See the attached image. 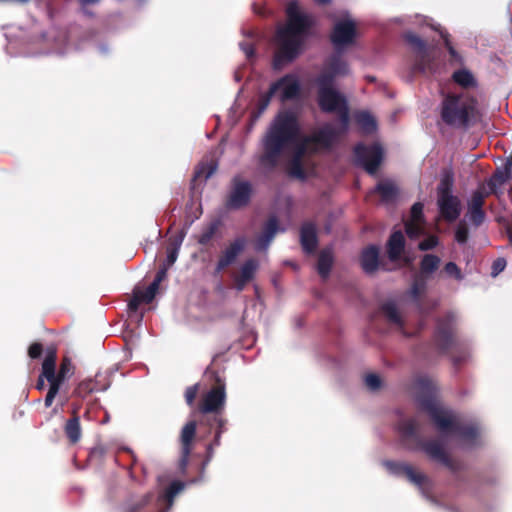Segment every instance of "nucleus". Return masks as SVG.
Returning <instances> with one entry per match:
<instances>
[{"instance_id": "nucleus-54", "label": "nucleus", "mask_w": 512, "mask_h": 512, "mask_svg": "<svg viewBox=\"0 0 512 512\" xmlns=\"http://www.w3.org/2000/svg\"><path fill=\"white\" fill-rule=\"evenodd\" d=\"M141 303H144V302H143L142 298L140 297V294L136 291V289H134L132 298L128 302L129 312H137Z\"/></svg>"}, {"instance_id": "nucleus-20", "label": "nucleus", "mask_w": 512, "mask_h": 512, "mask_svg": "<svg viewBox=\"0 0 512 512\" xmlns=\"http://www.w3.org/2000/svg\"><path fill=\"white\" fill-rule=\"evenodd\" d=\"M101 374H96L94 379H85L81 381L73 390L72 396L84 400L93 392L104 391L108 388V383H102Z\"/></svg>"}, {"instance_id": "nucleus-6", "label": "nucleus", "mask_w": 512, "mask_h": 512, "mask_svg": "<svg viewBox=\"0 0 512 512\" xmlns=\"http://www.w3.org/2000/svg\"><path fill=\"white\" fill-rule=\"evenodd\" d=\"M214 384L197 403L195 414H199V425L209 427L208 433L213 428L212 421L217 417H224L226 405V384L225 381L215 371L211 372Z\"/></svg>"}, {"instance_id": "nucleus-39", "label": "nucleus", "mask_w": 512, "mask_h": 512, "mask_svg": "<svg viewBox=\"0 0 512 512\" xmlns=\"http://www.w3.org/2000/svg\"><path fill=\"white\" fill-rule=\"evenodd\" d=\"M489 195L491 194L488 191L485 192L482 187L475 190L467 203L468 210L483 209L485 204V198L488 197Z\"/></svg>"}, {"instance_id": "nucleus-28", "label": "nucleus", "mask_w": 512, "mask_h": 512, "mask_svg": "<svg viewBox=\"0 0 512 512\" xmlns=\"http://www.w3.org/2000/svg\"><path fill=\"white\" fill-rule=\"evenodd\" d=\"M64 433L70 444L78 443L82 435L80 417L69 418L64 425Z\"/></svg>"}, {"instance_id": "nucleus-41", "label": "nucleus", "mask_w": 512, "mask_h": 512, "mask_svg": "<svg viewBox=\"0 0 512 512\" xmlns=\"http://www.w3.org/2000/svg\"><path fill=\"white\" fill-rule=\"evenodd\" d=\"M337 76L331 72L329 69L324 67V70L321 72V74L317 77L316 83L318 86V89L321 88H334V80Z\"/></svg>"}, {"instance_id": "nucleus-36", "label": "nucleus", "mask_w": 512, "mask_h": 512, "mask_svg": "<svg viewBox=\"0 0 512 512\" xmlns=\"http://www.w3.org/2000/svg\"><path fill=\"white\" fill-rule=\"evenodd\" d=\"M440 258L434 254H425L420 262V270L422 274L429 275L434 273L440 265Z\"/></svg>"}, {"instance_id": "nucleus-62", "label": "nucleus", "mask_w": 512, "mask_h": 512, "mask_svg": "<svg viewBox=\"0 0 512 512\" xmlns=\"http://www.w3.org/2000/svg\"><path fill=\"white\" fill-rule=\"evenodd\" d=\"M45 380H46V377L43 376V366L41 367V373L37 379V382H36V385H35V388L39 391L43 390L45 388Z\"/></svg>"}, {"instance_id": "nucleus-7", "label": "nucleus", "mask_w": 512, "mask_h": 512, "mask_svg": "<svg viewBox=\"0 0 512 512\" xmlns=\"http://www.w3.org/2000/svg\"><path fill=\"white\" fill-rule=\"evenodd\" d=\"M57 349L50 346L46 350V356L43 360V376L49 384L47 394L44 399L46 408L52 406L56 396L60 393L61 388L66 380L73 374L75 367L71 359L67 356L63 357L58 370H56Z\"/></svg>"}, {"instance_id": "nucleus-9", "label": "nucleus", "mask_w": 512, "mask_h": 512, "mask_svg": "<svg viewBox=\"0 0 512 512\" xmlns=\"http://www.w3.org/2000/svg\"><path fill=\"white\" fill-rule=\"evenodd\" d=\"M404 39L415 54L412 70L415 73L434 74L437 70L433 56L431 55L427 43L417 34L408 32Z\"/></svg>"}, {"instance_id": "nucleus-30", "label": "nucleus", "mask_w": 512, "mask_h": 512, "mask_svg": "<svg viewBox=\"0 0 512 512\" xmlns=\"http://www.w3.org/2000/svg\"><path fill=\"white\" fill-rule=\"evenodd\" d=\"M220 226L221 222L217 219L208 223L202 228L200 234L197 236V242L202 246L208 245L219 231Z\"/></svg>"}, {"instance_id": "nucleus-27", "label": "nucleus", "mask_w": 512, "mask_h": 512, "mask_svg": "<svg viewBox=\"0 0 512 512\" xmlns=\"http://www.w3.org/2000/svg\"><path fill=\"white\" fill-rule=\"evenodd\" d=\"M451 78L457 85H459L463 89L477 87L476 78L474 77L472 72L466 68L454 71Z\"/></svg>"}, {"instance_id": "nucleus-10", "label": "nucleus", "mask_w": 512, "mask_h": 512, "mask_svg": "<svg viewBox=\"0 0 512 512\" xmlns=\"http://www.w3.org/2000/svg\"><path fill=\"white\" fill-rule=\"evenodd\" d=\"M356 163L362 166L369 174H375L382 162L383 151L378 144L367 146L358 143L354 147Z\"/></svg>"}, {"instance_id": "nucleus-12", "label": "nucleus", "mask_w": 512, "mask_h": 512, "mask_svg": "<svg viewBox=\"0 0 512 512\" xmlns=\"http://www.w3.org/2000/svg\"><path fill=\"white\" fill-rule=\"evenodd\" d=\"M383 465L391 474L404 476L409 482L413 483L420 489H423L429 482V479L425 474L417 471L408 463L386 460Z\"/></svg>"}, {"instance_id": "nucleus-50", "label": "nucleus", "mask_w": 512, "mask_h": 512, "mask_svg": "<svg viewBox=\"0 0 512 512\" xmlns=\"http://www.w3.org/2000/svg\"><path fill=\"white\" fill-rule=\"evenodd\" d=\"M437 245L438 237L435 235H430L419 243L418 248L421 251H428L435 248Z\"/></svg>"}, {"instance_id": "nucleus-51", "label": "nucleus", "mask_w": 512, "mask_h": 512, "mask_svg": "<svg viewBox=\"0 0 512 512\" xmlns=\"http://www.w3.org/2000/svg\"><path fill=\"white\" fill-rule=\"evenodd\" d=\"M420 222L409 221L405 224V231L410 238H417L421 234Z\"/></svg>"}, {"instance_id": "nucleus-60", "label": "nucleus", "mask_w": 512, "mask_h": 512, "mask_svg": "<svg viewBox=\"0 0 512 512\" xmlns=\"http://www.w3.org/2000/svg\"><path fill=\"white\" fill-rule=\"evenodd\" d=\"M441 36H442V38L444 39V43H445V46H446V48H447V50H448L449 54H450L452 57H455V56H456V54H457V52H456V50L454 49V47L451 45V43H450V41H449V39H448V34H445V35H444V34H442Z\"/></svg>"}, {"instance_id": "nucleus-47", "label": "nucleus", "mask_w": 512, "mask_h": 512, "mask_svg": "<svg viewBox=\"0 0 512 512\" xmlns=\"http://www.w3.org/2000/svg\"><path fill=\"white\" fill-rule=\"evenodd\" d=\"M469 237V229L464 222H460L457 225L456 231H455V240L459 244H465Z\"/></svg>"}, {"instance_id": "nucleus-48", "label": "nucleus", "mask_w": 512, "mask_h": 512, "mask_svg": "<svg viewBox=\"0 0 512 512\" xmlns=\"http://www.w3.org/2000/svg\"><path fill=\"white\" fill-rule=\"evenodd\" d=\"M467 215L471 223L476 227L480 226L484 222L486 216L483 209L468 210Z\"/></svg>"}, {"instance_id": "nucleus-21", "label": "nucleus", "mask_w": 512, "mask_h": 512, "mask_svg": "<svg viewBox=\"0 0 512 512\" xmlns=\"http://www.w3.org/2000/svg\"><path fill=\"white\" fill-rule=\"evenodd\" d=\"M278 229V219L275 216H271L264 224L261 234L256 239L255 249L257 251L267 250Z\"/></svg>"}, {"instance_id": "nucleus-25", "label": "nucleus", "mask_w": 512, "mask_h": 512, "mask_svg": "<svg viewBox=\"0 0 512 512\" xmlns=\"http://www.w3.org/2000/svg\"><path fill=\"white\" fill-rule=\"evenodd\" d=\"M405 248V238L403 233L398 230L394 231L387 242V254L391 261L399 260Z\"/></svg>"}, {"instance_id": "nucleus-17", "label": "nucleus", "mask_w": 512, "mask_h": 512, "mask_svg": "<svg viewBox=\"0 0 512 512\" xmlns=\"http://www.w3.org/2000/svg\"><path fill=\"white\" fill-rule=\"evenodd\" d=\"M245 237H237L222 251L217 264L216 272H221L231 264H233L237 257L244 251L246 247Z\"/></svg>"}, {"instance_id": "nucleus-13", "label": "nucleus", "mask_w": 512, "mask_h": 512, "mask_svg": "<svg viewBox=\"0 0 512 512\" xmlns=\"http://www.w3.org/2000/svg\"><path fill=\"white\" fill-rule=\"evenodd\" d=\"M199 420H190L182 428L180 433L181 457L179 460V470L181 474L186 475L189 463V457L193 449V442L196 436V429Z\"/></svg>"}, {"instance_id": "nucleus-61", "label": "nucleus", "mask_w": 512, "mask_h": 512, "mask_svg": "<svg viewBox=\"0 0 512 512\" xmlns=\"http://www.w3.org/2000/svg\"><path fill=\"white\" fill-rule=\"evenodd\" d=\"M135 289L140 294V297L142 298L144 303H150L155 298L154 296L150 295L147 290L142 291L139 288H135Z\"/></svg>"}, {"instance_id": "nucleus-14", "label": "nucleus", "mask_w": 512, "mask_h": 512, "mask_svg": "<svg viewBox=\"0 0 512 512\" xmlns=\"http://www.w3.org/2000/svg\"><path fill=\"white\" fill-rule=\"evenodd\" d=\"M212 423L213 427H215L214 438L206 447V456L204 461L201 463L199 476L191 479L189 481V483L191 484L198 483L204 479L206 467L214 456V449L216 447H219L221 444V436L225 432V425L227 424V419L217 417L216 421H212Z\"/></svg>"}, {"instance_id": "nucleus-8", "label": "nucleus", "mask_w": 512, "mask_h": 512, "mask_svg": "<svg viewBox=\"0 0 512 512\" xmlns=\"http://www.w3.org/2000/svg\"><path fill=\"white\" fill-rule=\"evenodd\" d=\"M432 341L438 353L442 355H448L452 349L461 346L456 332V315L453 312H447L436 319Z\"/></svg>"}, {"instance_id": "nucleus-55", "label": "nucleus", "mask_w": 512, "mask_h": 512, "mask_svg": "<svg viewBox=\"0 0 512 512\" xmlns=\"http://www.w3.org/2000/svg\"><path fill=\"white\" fill-rule=\"evenodd\" d=\"M506 260L505 258H497L496 260L493 261V264H492V267H491V275L493 277H496L497 275H499L506 267Z\"/></svg>"}, {"instance_id": "nucleus-52", "label": "nucleus", "mask_w": 512, "mask_h": 512, "mask_svg": "<svg viewBox=\"0 0 512 512\" xmlns=\"http://www.w3.org/2000/svg\"><path fill=\"white\" fill-rule=\"evenodd\" d=\"M411 220L414 222H421L423 220V204L416 202L411 207Z\"/></svg>"}, {"instance_id": "nucleus-46", "label": "nucleus", "mask_w": 512, "mask_h": 512, "mask_svg": "<svg viewBox=\"0 0 512 512\" xmlns=\"http://www.w3.org/2000/svg\"><path fill=\"white\" fill-rule=\"evenodd\" d=\"M443 272L447 276L452 277L458 281H461L464 277L460 267L454 262L446 263L443 268Z\"/></svg>"}, {"instance_id": "nucleus-53", "label": "nucleus", "mask_w": 512, "mask_h": 512, "mask_svg": "<svg viewBox=\"0 0 512 512\" xmlns=\"http://www.w3.org/2000/svg\"><path fill=\"white\" fill-rule=\"evenodd\" d=\"M184 238L185 232L180 231L178 234L169 238L167 247L179 251Z\"/></svg>"}, {"instance_id": "nucleus-22", "label": "nucleus", "mask_w": 512, "mask_h": 512, "mask_svg": "<svg viewBox=\"0 0 512 512\" xmlns=\"http://www.w3.org/2000/svg\"><path fill=\"white\" fill-rule=\"evenodd\" d=\"M512 178V169L509 168V165H503V167L497 168L491 177L487 180L488 192L491 195H495L496 197H500L502 192L499 190V187L505 184Z\"/></svg>"}, {"instance_id": "nucleus-40", "label": "nucleus", "mask_w": 512, "mask_h": 512, "mask_svg": "<svg viewBox=\"0 0 512 512\" xmlns=\"http://www.w3.org/2000/svg\"><path fill=\"white\" fill-rule=\"evenodd\" d=\"M217 165L214 162L202 163L195 171L193 181H197L198 179H203L206 181L210 178L214 172L216 171Z\"/></svg>"}, {"instance_id": "nucleus-33", "label": "nucleus", "mask_w": 512, "mask_h": 512, "mask_svg": "<svg viewBox=\"0 0 512 512\" xmlns=\"http://www.w3.org/2000/svg\"><path fill=\"white\" fill-rule=\"evenodd\" d=\"M325 67L333 72L337 77L345 76L349 73L348 64L340 55H332L326 62Z\"/></svg>"}, {"instance_id": "nucleus-15", "label": "nucleus", "mask_w": 512, "mask_h": 512, "mask_svg": "<svg viewBox=\"0 0 512 512\" xmlns=\"http://www.w3.org/2000/svg\"><path fill=\"white\" fill-rule=\"evenodd\" d=\"M356 37V25L351 20L337 22L331 33V41L336 48L351 45Z\"/></svg>"}, {"instance_id": "nucleus-45", "label": "nucleus", "mask_w": 512, "mask_h": 512, "mask_svg": "<svg viewBox=\"0 0 512 512\" xmlns=\"http://www.w3.org/2000/svg\"><path fill=\"white\" fill-rule=\"evenodd\" d=\"M276 94V85H270L268 91L260 95L258 100V115L263 113L269 106L272 97Z\"/></svg>"}, {"instance_id": "nucleus-34", "label": "nucleus", "mask_w": 512, "mask_h": 512, "mask_svg": "<svg viewBox=\"0 0 512 512\" xmlns=\"http://www.w3.org/2000/svg\"><path fill=\"white\" fill-rule=\"evenodd\" d=\"M152 498V493H146L136 499H130L124 504L121 512H140L151 502Z\"/></svg>"}, {"instance_id": "nucleus-63", "label": "nucleus", "mask_w": 512, "mask_h": 512, "mask_svg": "<svg viewBox=\"0 0 512 512\" xmlns=\"http://www.w3.org/2000/svg\"><path fill=\"white\" fill-rule=\"evenodd\" d=\"M159 286H160V282L153 280V282L147 287L146 290L148 291V293L150 295L155 297L158 292Z\"/></svg>"}, {"instance_id": "nucleus-56", "label": "nucleus", "mask_w": 512, "mask_h": 512, "mask_svg": "<svg viewBox=\"0 0 512 512\" xmlns=\"http://www.w3.org/2000/svg\"><path fill=\"white\" fill-rule=\"evenodd\" d=\"M43 353V345L39 342L32 343L28 348V356L31 359H38Z\"/></svg>"}, {"instance_id": "nucleus-64", "label": "nucleus", "mask_w": 512, "mask_h": 512, "mask_svg": "<svg viewBox=\"0 0 512 512\" xmlns=\"http://www.w3.org/2000/svg\"><path fill=\"white\" fill-rule=\"evenodd\" d=\"M159 286H160V282L153 280V282L147 287L146 290L148 291V293L150 295L155 297L158 292Z\"/></svg>"}, {"instance_id": "nucleus-38", "label": "nucleus", "mask_w": 512, "mask_h": 512, "mask_svg": "<svg viewBox=\"0 0 512 512\" xmlns=\"http://www.w3.org/2000/svg\"><path fill=\"white\" fill-rule=\"evenodd\" d=\"M375 192H377L381 200L383 202H390L392 201L396 195H397V189L394 186V184L389 182H380L375 187Z\"/></svg>"}, {"instance_id": "nucleus-37", "label": "nucleus", "mask_w": 512, "mask_h": 512, "mask_svg": "<svg viewBox=\"0 0 512 512\" xmlns=\"http://www.w3.org/2000/svg\"><path fill=\"white\" fill-rule=\"evenodd\" d=\"M303 161L301 159L292 158L290 159L287 166V173L290 177L305 180L307 178L306 171L304 169Z\"/></svg>"}, {"instance_id": "nucleus-31", "label": "nucleus", "mask_w": 512, "mask_h": 512, "mask_svg": "<svg viewBox=\"0 0 512 512\" xmlns=\"http://www.w3.org/2000/svg\"><path fill=\"white\" fill-rule=\"evenodd\" d=\"M453 186H454V174L451 170H445L441 176L440 182L437 187L438 198L453 196V194H452Z\"/></svg>"}, {"instance_id": "nucleus-59", "label": "nucleus", "mask_w": 512, "mask_h": 512, "mask_svg": "<svg viewBox=\"0 0 512 512\" xmlns=\"http://www.w3.org/2000/svg\"><path fill=\"white\" fill-rule=\"evenodd\" d=\"M248 282L238 278L236 275L233 276V287L236 291L241 292L245 289Z\"/></svg>"}, {"instance_id": "nucleus-1", "label": "nucleus", "mask_w": 512, "mask_h": 512, "mask_svg": "<svg viewBox=\"0 0 512 512\" xmlns=\"http://www.w3.org/2000/svg\"><path fill=\"white\" fill-rule=\"evenodd\" d=\"M299 117L293 110L277 113L263 134L258 163L265 171H274L292 150V158L304 160L322 150H329L338 132L326 124L310 135L301 136Z\"/></svg>"}, {"instance_id": "nucleus-24", "label": "nucleus", "mask_w": 512, "mask_h": 512, "mask_svg": "<svg viewBox=\"0 0 512 512\" xmlns=\"http://www.w3.org/2000/svg\"><path fill=\"white\" fill-rule=\"evenodd\" d=\"M379 247L369 245L364 248L360 255V264L367 274L374 273L379 267Z\"/></svg>"}, {"instance_id": "nucleus-49", "label": "nucleus", "mask_w": 512, "mask_h": 512, "mask_svg": "<svg viewBox=\"0 0 512 512\" xmlns=\"http://www.w3.org/2000/svg\"><path fill=\"white\" fill-rule=\"evenodd\" d=\"M365 384L370 390L376 391L381 387V378L375 373L367 374Z\"/></svg>"}, {"instance_id": "nucleus-29", "label": "nucleus", "mask_w": 512, "mask_h": 512, "mask_svg": "<svg viewBox=\"0 0 512 512\" xmlns=\"http://www.w3.org/2000/svg\"><path fill=\"white\" fill-rule=\"evenodd\" d=\"M333 265V255L328 249H323L318 257L317 270L322 278H327Z\"/></svg>"}, {"instance_id": "nucleus-19", "label": "nucleus", "mask_w": 512, "mask_h": 512, "mask_svg": "<svg viewBox=\"0 0 512 512\" xmlns=\"http://www.w3.org/2000/svg\"><path fill=\"white\" fill-rule=\"evenodd\" d=\"M441 216L448 222L457 220L461 214V203L457 196L439 197L437 200Z\"/></svg>"}, {"instance_id": "nucleus-3", "label": "nucleus", "mask_w": 512, "mask_h": 512, "mask_svg": "<svg viewBox=\"0 0 512 512\" xmlns=\"http://www.w3.org/2000/svg\"><path fill=\"white\" fill-rule=\"evenodd\" d=\"M397 428L407 448L410 450L423 451L431 460L442 464L453 473L460 470V463L448 454L440 440L421 439L418 433L419 425L416 419H402L399 421Z\"/></svg>"}, {"instance_id": "nucleus-58", "label": "nucleus", "mask_w": 512, "mask_h": 512, "mask_svg": "<svg viewBox=\"0 0 512 512\" xmlns=\"http://www.w3.org/2000/svg\"><path fill=\"white\" fill-rule=\"evenodd\" d=\"M168 269L169 267L166 266L165 264H162L159 268V270L157 271L156 273V276L154 278V280L158 281V282H162L163 280H165V278L167 277V272H168Z\"/></svg>"}, {"instance_id": "nucleus-57", "label": "nucleus", "mask_w": 512, "mask_h": 512, "mask_svg": "<svg viewBox=\"0 0 512 512\" xmlns=\"http://www.w3.org/2000/svg\"><path fill=\"white\" fill-rule=\"evenodd\" d=\"M178 253V250L167 247V258L163 264H165L168 267L172 266L177 260Z\"/></svg>"}, {"instance_id": "nucleus-18", "label": "nucleus", "mask_w": 512, "mask_h": 512, "mask_svg": "<svg viewBox=\"0 0 512 512\" xmlns=\"http://www.w3.org/2000/svg\"><path fill=\"white\" fill-rule=\"evenodd\" d=\"M271 85H276V93L281 90L280 100L282 102L296 99L300 95V83L292 74H287L281 77Z\"/></svg>"}, {"instance_id": "nucleus-16", "label": "nucleus", "mask_w": 512, "mask_h": 512, "mask_svg": "<svg viewBox=\"0 0 512 512\" xmlns=\"http://www.w3.org/2000/svg\"><path fill=\"white\" fill-rule=\"evenodd\" d=\"M317 102L321 111L325 113H335L347 103L345 97L334 88L318 89Z\"/></svg>"}, {"instance_id": "nucleus-44", "label": "nucleus", "mask_w": 512, "mask_h": 512, "mask_svg": "<svg viewBox=\"0 0 512 512\" xmlns=\"http://www.w3.org/2000/svg\"><path fill=\"white\" fill-rule=\"evenodd\" d=\"M427 288L426 281L422 277H415L410 288V294L415 301H419Z\"/></svg>"}, {"instance_id": "nucleus-2", "label": "nucleus", "mask_w": 512, "mask_h": 512, "mask_svg": "<svg viewBox=\"0 0 512 512\" xmlns=\"http://www.w3.org/2000/svg\"><path fill=\"white\" fill-rule=\"evenodd\" d=\"M312 27L311 19L298 11L295 4L287 8V23L276 33L278 48L273 57V67L280 69L294 61L301 53L305 38Z\"/></svg>"}, {"instance_id": "nucleus-4", "label": "nucleus", "mask_w": 512, "mask_h": 512, "mask_svg": "<svg viewBox=\"0 0 512 512\" xmlns=\"http://www.w3.org/2000/svg\"><path fill=\"white\" fill-rule=\"evenodd\" d=\"M477 104V99L468 93H447L441 102V120L449 127L466 130L476 122Z\"/></svg>"}, {"instance_id": "nucleus-11", "label": "nucleus", "mask_w": 512, "mask_h": 512, "mask_svg": "<svg viewBox=\"0 0 512 512\" xmlns=\"http://www.w3.org/2000/svg\"><path fill=\"white\" fill-rule=\"evenodd\" d=\"M251 195V183L236 177L233 179L231 191L225 200V207L228 210L244 208L249 204Z\"/></svg>"}, {"instance_id": "nucleus-42", "label": "nucleus", "mask_w": 512, "mask_h": 512, "mask_svg": "<svg viewBox=\"0 0 512 512\" xmlns=\"http://www.w3.org/2000/svg\"><path fill=\"white\" fill-rule=\"evenodd\" d=\"M336 112L339 114V121L341 124V127L339 129L334 128L338 132V138L341 134H345L348 131L350 115L347 103L345 105H342V107Z\"/></svg>"}, {"instance_id": "nucleus-43", "label": "nucleus", "mask_w": 512, "mask_h": 512, "mask_svg": "<svg viewBox=\"0 0 512 512\" xmlns=\"http://www.w3.org/2000/svg\"><path fill=\"white\" fill-rule=\"evenodd\" d=\"M199 390H200V384L196 383L194 385L188 386L184 392L185 402L190 408L193 409L194 415H196L195 409H196L197 404L195 401L198 396Z\"/></svg>"}, {"instance_id": "nucleus-26", "label": "nucleus", "mask_w": 512, "mask_h": 512, "mask_svg": "<svg viewBox=\"0 0 512 512\" xmlns=\"http://www.w3.org/2000/svg\"><path fill=\"white\" fill-rule=\"evenodd\" d=\"M355 122L364 134H371L377 129L375 118L367 111L355 113Z\"/></svg>"}, {"instance_id": "nucleus-32", "label": "nucleus", "mask_w": 512, "mask_h": 512, "mask_svg": "<svg viewBox=\"0 0 512 512\" xmlns=\"http://www.w3.org/2000/svg\"><path fill=\"white\" fill-rule=\"evenodd\" d=\"M259 268V263L256 259L250 258L247 259L242 266L240 267V271L236 276L248 283L254 280L257 270Z\"/></svg>"}, {"instance_id": "nucleus-23", "label": "nucleus", "mask_w": 512, "mask_h": 512, "mask_svg": "<svg viewBox=\"0 0 512 512\" xmlns=\"http://www.w3.org/2000/svg\"><path fill=\"white\" fill-rule=\"evenodd\" d=\"M300 243L305 253L312 254L318 246V237L316 226L311 222H306L300 229Z\"/></svg>"}, {"instance_id": "nucleus-5", "label": "nucleus", "mask_w": 512, "mask_h": 512, "mask_svg": "<svg viewBox=\"0 0 512 512\" xmlns=\"http://www.w3.org/2000/svg\"><path fill=\"white\" fill-rule=\"evenodd\" d=\"M419 404L431 417L438 430L443 433H452L458 435L461 439L470 445H475L480 435V431L475 424H462L456 421L447 412L437 406L431 397H422Z\"/></svg>"}, {"instance_id": "nucleus-35", "label": "nucleus", "mask_w": 512, "mask_h": 512, "mask_svg": "<svg viewBox=\"0 0 512 512\" xmlns=\"http://www.w3.org/2000/svg\"><path fill=\"white\" fill-rule=\"evenodd\" d=\"M380 311L390 323L398 326L403 325L401 315L397 309L396 304L393 301H387L383 303L380 306Z\"/></svg>"}]
</instances>
